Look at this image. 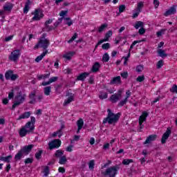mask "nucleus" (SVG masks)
Listing matches in <instances>:
<instances>
[{
    "mask_svg": "<svg viewBox=\"0 0 177 177\" xmlns=\"http://www.w3.org/2000/svg\"><path fill=\"white\" fill-rule=\"evenodd\" d=\"M35 129V118L34 116L30 117V121L28 122L25 126L22 127L19 130V136L24 138L28 133H34Z\"/></svg>",
    "mask_w": 177,
    "mask_h": 177,
    "instance_id": "obj_1",
    "label": "nucleus"
},
{
    "mask_svg": "<svg viewBox=\"0 0 177 177\" xmlns=\"http://www.w3.org/2000/svg\"><path fill=\"white\" fill-rule=\"evenodd\" d=\"M107 113V117L104 119L102 124H107V122L110 125L111 124H115L120 120V117H121V113H118L114 114L111 109H108Z\"/></svg>",
    "mask_w": 177,
    "mask_h": 177,
    "instance_id": "obj_2",
    "label": "nucleus"
},
{
    "mask_svg": "<svg viewBox=\"0 0 177 177\" xmlns=\"http://www.w3.org/2000/svg\"><path fill=\"white\" fill-rule=\"evenodd\" d=\"M118 169H120L118 166H113L106 169L105 171H101V175L102 176L115 177Z\"/></svg>",
    "mask_w": 177,
    "mask_h": 177,
    "instance_id": "obj_3",
    "label": "nucleus"
},
{
    "mask_svg": "<svg viewBox=\"0 0 177 177\" xmlns=\"http://www.w3.org/2000/svg\"><path fill=\"white\" fill-rule=\"evenodd\" d=\"M26 97L27 95L21 94V93H19L18 95H17L15 97V100L12 104V110H15L17 106H20V104L24 103V102H26Z\"/></svg>",
    "mask_w": 177,
    "mask_h": 177,
    "instance_id": "obj_4",
    "label": "nucleus"
},
{
    "mask_svg": "<svg viewBox=\"0 0 177 177\" xmlns=\"http://www.w3.org/2000/svg\"><path fill=\"white\" fill-rule=\"evenodd\" d=\"M21 56V50L16 49L11 52L10 55L8 56V59L10 62H14L16 63L20 59Z\"/></svg>",
    "mask_w": 177,
    "mask_h": 177,
    "instance_id": "obj_5",
    "label": "nucleus"
},
{
    "mask_svg": "<svg viewBox=\"0 0 177 177\" xmlns=\"http://www.w3.org/2000/svg\"><path fill=\"white\" fill-rule=\"evenodd\" d=\"M50 44V42L48 39H46L45 37H41L39 39L38 44H36V46H35V49H37V48H42L44 50H46Z\"/></svg>",
    "mask_w": 177,
    "mask_h": 177,
    "instance_id": "obj_6",
    "label": "nucleus"
},
{
    "mask_svg": "<svg viewBox=\"0 0 177 177\" xmlns=\"http://www.w3.org/2000/svg\"><path fill=\"white\" fill-rule=\"evenodd\" d=\"M149 115V113L147 112H143L142 115L139 118V128L138 129V132H142V129H143V127H145L143 125V122L147 120V117Z\"/></svg>",
    "mask_w": 177,
    "mask_h": 177,
    "instance_id": "obj_7",
    "label": "nucleus"
},
{
    "mask_svg": "<svg viewBox=\"0 0 177 177\" xmlns=\"http://www.w3.org/2000/svg\"><path fill=\"white\" fill-rule=\"evenodd\" d=\"M32 15L34 16L32 18V21H38L44 17V13H42L41 9H36L32 12Z\"/></svg>",
    "mask_w": 177,
    "mask_h": 177,
    "instance_id": "obj_8",
    "label": "nucleus"
},
{
    "mask_svg": "<svg viewBox=\"0 0 177 177\" xmlns=\"http://www.w3.org/2000/svg\"><path fill=\"white\" fill-rule=\"evenodd\" d=\"M61 145L62 141L59 139H55L48 143V147L50 150H53V149H59Z\"/></svg>",
    "mask_w": 177,
    "mask_h": 177,
    "instance_id": "obj_9",
    "label": "nucleus"
},
{
    "mask_svg": "<svg viewBox=\"0 0 177 177\" xmlns=\"http://www.w3.org/2000/svg\"><path fill=\"white\" fill-rule=\"evenodd\" d=\"M5 78L7 80H11V81H16L19 78L17 74H13V71H8L5 73Z\"/></svg>",
    "mask_w": 177,
    "mask_h": 177,
    "instance_id": "obj_10",
    "label": "nucleus"
},
{
    "mask_svg": "<svg viewBox=\"0 0 177 177\" xmlns=\"http://www.w3.org/2000/svg\"><path fill=\"white\" fill-rule=\"evenodd\" d=\"M171 133H172L171 128H167L165 133L162 136L161 143L162 145H165V143L167 142V140L168 139V138H169Z\"/></svg>",
    "mask_w": 177,
    "mask_h": 177,
    "instance_id": "obj_11",
    "label": "nucleus"
},
{
    "mask_svg": "<svg viewBox=\"0 0 177 177\" xmlns=\"http://www.w3.org/2000/svg\"><path fill=\"white\" fill-rule=\"evenodd\" d=\"M113 35V31L109 30L106 34L105 37L103 39H101L98 41V43L96 44L95 48H97L99 45H101V44H103V42H107L110 38Z\"/></svg>",
    "mask_w": 177,
    "mask_h": 177,
    "instance_id": "obj_12",
    "label": "nucleus"
},
{
    "mask_svg": "<svg viewBox=\"0 0 177 177\" xmlns=\"http://www.w3.org/2000/svg\"><path fill=\"white\" fill-rule=\"evenodd\" d=\"M66 96H68L64 102V106H68L71 102H74V94L67 93Z\"/></svg>",
    "mask_w": 177,
    "mask_h": 177,
    "instance_id": "obj_13",
    "label": "nucleus"
},
{
    "mask_svg": "<svg viewBox=\"0 0 177 177\" xmlns=\"http://www.w3.org/2000/svg\"><path fill=\"white\" fill-rule=\"evenodd\" d=\"M157 138L158 137L156 134L149 136L147 138L146 140L144 142V145H150V143H151L152 142H154V140H156Z\"/></svg>",
    "mask_w": 177,
    "mask_h": 177,
    "instance_id": "obj_14",
    "label": "nucleus"
},
{
    "mask_svg": "<svg viewBox=\"0 0 177 177\" xmlns=\"http://www.w3.org/2000/svg\"><path fill=\"white\" fill-rule=\"evenodd\" d=\"M175 13H176V6H173L165 12L164 16L167 17L171 15H175Z\"/></svg>",
    "mask_w": 177,
    "mask_h": 177,
    "instance_id": "obj_15",
    "label": "nucleus"
},
{
    "mask_svg": "<svg viewBox=\"0 0 177 177\" xmlns=\"http://www.w3.org/2000/svg\"><path fill=\"white\" fill-rule=\"evenodd\" d=\"M32 147H34V145H29L21 149V151H22V153L27 156V154H29L31 150H32Z\"/></svg>",
    "mask_w": 177,
    "mask_h": 177,
    "instance_id": "obj_16",
    "label": "nucleus"
},
{
    "mask_svg": "<svg viewBox=\"0 0 177 177\" xmlns=\"http://www.w3.org/2000/svg\"><path fill=\"white\" fill-rule=\"evenodd\" d=\"M120 99H121V93H115L111 96V101L112 103H117Z\"/></svg>",
    "mask_w": 177,
    "mask_h": 177,
    "instance_id": "obj_17",
    "label": "nucleus"
},
{
    "mask_svg": "<svg viewBox=\"0 0 177 177\" xmlns=\"http://www.w3.org/2000/svg\"><path fill=\"white\" fill-rule=\"evenodd\" d=\"M111 85H120L121 84V77L117 76L113 77L111 81H110Z\"/></svg>",
    "mask_w": 177,
    "mask_h": 177,
    "instance_id": "obj_18",
    "label": "nucleus"
},
{
    "mask_svg": "<svg viewBox=\"0 0 177 177\" xmlns=\"http://www.w3.org/2000/svg\"><path fill=\"white\" fill-rule=\"evenodd\" d=\"M35 91H33L30 93L29 95V99H30V101L29 102L30 104H35L37 103V99H35Z\"/></svg>",
    "mask_w": 177,
    "mask_h": 177,
    "instance_id": "obj_19",
    "label": "nucleus"
},
{
    "mask_svg": "<svg viewBox=\"0 0 177 177\" xmlns=\"http://www.w3.org/2000/svg\"><path fill=\"white\" fill-rule=\"evenodd\" d=\"M3 8L6 10V12L10 13V12H12V9H13V5L12 3H6Z\"/></svg>",
    "mask_w": 177,
    "mask_h": 177,
    "instance_id": "obj_20",
    "label": "nucleus"
},
{
    "mask_svg": "<svg viewBox=\"0 0 177 177\" xmlns=\"http://www.w3.org/2000/svg\"><path fill=\"white\" fill-rule=\"evenodd\" d=\"M53 21V19H48V21H46L44 26L48 31H51V30L55 29L53 26H49V24H52Z\"/></svg>",
    "mask_w": 177,
    "mask_h": 177,
    "instance_id": "obj_21",
    "label": "nucleus"
},
{
    "mask_svg": "<svg viewBox=\"0 0 177 177\" xmlns=\"http://www.w3.org/2000/svg\"><path fill=\"white\" fill-rule=\"evenodd\" d=\"M30 115H31V112H24L22 113L19 117L17 118L18 121H20V120H26V118H29Z\"/></svg>",
    "mask_w": 177,
    "mask_h": 177,
    "instance_id": "obj_22",
    "label": "nucleus"
},
{
    "mask_svg": "<svg viewBox=\"0 0 177 177\" xmlns=\"http://www.w3.org/2000/svg\"><path fill=\"white\" fill-rule=\"evenodd\" d=\"M88 76H89V73L84 72V73L80 74L77 76V81H84L85 79L86 78V77H88Z\"/></svg>",
    "mask_w": 177,
    "mask_h": 177,
    "instance_id": "obj_23",
    "label": "nucleus"
},
{
    "mask_svg": "<svg viewBox=\"0 0 177 177\" xmlns=\"http://www.w3.org/2000/svg\"><path fill=\"white\" fill-rule=\"evenodd\" d=\"M31 5H32V2H31L30 0H28L24 8V13H28V10H30V6H31Z\"/></svg>",
    "mask_w": 177,
    "mask_h": 177,
    "instance_id": "obj_24",
    "label": "nucleus"
},
{
    "mask_svg": "<svg viewBox=\"0 0 177 177\" xmlns=\"http://www.w3.org/2000/svg\"><path fill=\"white\" fill-rule=\"evenodd\" d=\"M47 54L48 50H46L40 55L37 56L35 59L36 63H39V62H41V60H42V59H44V57H45V55H46Z\"/></svg>",
    "mask_w": 177,
    "mask_h": 177,
    "instance_id": "obj_25",
    "label": "nucleus"
},
{
    "mask_svg": "<svg viewBox=\"0 0 177 177\" xmlns=\"http://www.w3.org/2000/svg\"><path fill=\"white\" fill-rule=\"evenodd\" d=\"M77 133H80V130L82 129V127H84V120H82V118L79 119L77 122Z\"/></svg>",
    "mask_w": 177,
    "mask_h": 177,
    "instance_id": "obj_26",
    "label": "nucleus"
},
{
    "mask_svg": "<svg viewBox=\"0 0 177 177\" xmlns=\"http://www.w3.org/2000/svg\"><path fill=\"white\" fill-rule=\"evenodd\" d=\"M100 68V64L99 62H95L91 68L92 73H97Z\"/></svg>",
    "mask_w": 177,
    "mask_h": 177,
    "instance_id": "obj_27",
    "label": "nucleus"
},
{
    "mask_svg": "<svg viewBox=\"0 0 177 177\" xmlns=\"http://www.w3.org/2000/svg\"><path fill=\"white\" fill-rule=\"evenodd\" d=\"M73 55H75V53L74 51H71V52L66 53L65 55H64L63 57L66 60H71V58L73 57Z\"/></svg>",
    "mask_w": 177,
    "mask_h": 177,
    "instance_id": "obj_28",
    "label": "nucleus"
},
{
    "mask_svg": "<svg viewBox=\"0 0 177 177\" xmlns=\"http://www.w3.org/2000/svg\"><path fill=\"white\" fill-rule=\"evenodd\" d=\"M12 155L6 157L0 156V161H3L4 162H10V160H12Z\"/></svg>",
    "mask_w": 177,
    "mask_h": 177,
    "instance_id": "obj_29",
    "label": "nucleus"
},
{
    "mask_svg": "<svg viewBox=\"0 0 177 177\" xmlns=\"http://www.w3.org/2000/svg\"><path fill=\"white\" fill-rule=\"evenodd\" d=\"M157 53L160 57H167V56H168V55L165 53V50L163 49H158Z\"/></svg>",
    "mask_w": 177,
    "mask_h": 177,
    "instance_id": "obj_30",
    "label": "nucleus"
},
{
    "mask_svg": "<svg viewBox=\"0 0 177 177\" xmlns=\"http://www.w3.org/2000/svg\"><path fill=\"white\" fill-rule=\"evenodd\" d=\"M145 27V23H143L142 21H136L135 25H134V28L136 29V30H138V28H142Z\"/></svg>",
    "mask_w": 177,
    "mask_h": 177,
    "instance_id": "obj_31",
    "label": "nucleus"
},
{
    "mask_svg": "<svg viewBox=\"0 0 177 177\" xmlns=\"http://www.w3.org/2000/svg\"><path fill=\"white\" fill-rule=\"evenodd\" d=\"M44 92L46 96H49V95H50V92H52V87H50V86L44 87Z\"/></svg>",
    "mask_w": 177,
    "mask_h": 177,
    "instance_id": "obj_32",
    "label": "nucleus"
},
{
    "mask_svg": "<svg viewBox=\"0 0 177 177\" xmlns=\"http://www.w3.org/2000/svg\"><path fill=\"white\" fill-rule=\"evenodd\" d=\"M50 76V73L37 75V79L39 80V81H41V80H46V78H49Z\"/></svg>",
    "mask_w": 177,
    "mask_h": 177,
    "instance_id": "obj_33",
    "label": "nucleus"
},
{
    "mask_svg": "<svg viewBox=\"0 0 177 177\" xmlns=\"http://www.w3.org/2000/svg\"><path fill=\"white\" fill-rule=\"evenodd\" d=\"M66 162L67 158L66 157V156H63L59 158V164H60L61 165H64V164H66Z\"/></svg>",
    "mask_w": 177,
    "mask_h": 177,
    "instance_id": "obj_34",
    "label": "nucleus"
},
{
    "mask_svg": "<svg viewBox=\"0 0 177 177\" xmlns=\"http://www.w3.org/2000/svg\"><path fill=\"white\" fill-rule=\"evenodd\" d=\"M108 96L109 95L107 94V93L101 91L98 97L100 99H101V100H103V99H107Z\"/></svg>",
    "mask_w": 177,
    "mask_h": 177,
    "instance_id": "obj_35",
    "label": "nucleus"
},
{
    "mask_svg": "<svg viewBox=\"0 0 177 177\" xmlns=\"http://www.w3.org/2000/svg\"><path fill=\"white\" fill-rule=\"evenodd\" d=\"M143 6H145V4L143 1H140L137 4V10L138 12H142V9L143 8Z\"/></svg>",
    "mask_w": 177,
    "mask_h": 177,
    "instance_id": "obj_36",
    "label": "nucleus"
},
{
    "mask_svg": "<svg viewBox=\"0 0 177 177\" xmlns=\"http://www.w3.org/2000/svg\"><path fill=\"white\" fill-rule=\"evenodd\" d=\"M42 153L44 151L41 149H39L36 153H35V158L37 160H40V158L42 157Z\"/></svg>",
    "mask_w": 177,
    "mask_h": 177,
    "instance_id": "obj_37",
    "label": "nucleus"
},
{
    "mask_svg": "<svg viewBox=\"0 0 177 177\" xmlns=\"http://www.w3.org/2000/svg\"><path fill=\"white\" fill-rule=\"evenodd\" d=\"M107 28V24H104L98 28V32H103Z\"/></svg>",
    "mask_w": 177,
    "mask_h": 177,
    "instance_id": "obj_38",
    "label": "nucleus"
},
{
    "mask_svg": "<svg viewBox=\"0 0 177 177\" xmlns=\"http://www.w3.org/2000/svg\"><path fill=\"white\" fill-rule=\"evenodd\" d=\"M23 152L21 151V150H20L16 155H15V160L17 161H18L19 160H21L22 156H23Z\"/></svg>",
    "mask_w": 177,
    "mask_h": 177,
    "instance_id": "obj_39",
    "label": "nucleus"
},
{
    "mask_svg": "<svg viewBox=\"0 0 177 177\" xmlns=\"http://www.w3.org/2000/svg\"><path fill=\"white\" fill-rule=\"evenodd\" d=\"M102 60L103 62H105V63H107L110 60V56H109V53H104L102 56Z\"/></svg>",
    "mask_w": 177,
    "mask_h": 177,
    "instance_id": "obj_40",
    "label": "nucleus"
},
{
    "mask_svg": "<svg viewBox=\"0 0 177 177\" xmlns=\"http://www.w3.org/2000/svg\"><path fill=\"white\" fill-rule=\"evenodd\" d=\"M131 162H133V160L132 159H124L122 161L123 165H129Z\"/></svg>",
    "mask_w": 177,
    "mask_h": 177,
    "instance_id": "obj_41",
    "label": "nucleus"
},
{
    "mask_svg": "<svg viewBox=\"0 0 177 177\" xmlns=\"http://www.w3.org/2000/svg\"><path fill=\"white\" fill-rule=\"evenodd\" d=\"M64 20H66V24H67L68 27H70V26H73V21H71V19H70V17H65Z\"/></svg>",
    "mask_w": 177,
    "mask_h": 177,
    "instance_id": "obj_42",
    "label": "nucleus"
},
{
    "mask_svg": "<svg viewBox=\"0 0 177 177\" xmlns=\"http://www.w3.org/2000/svg\"><path fill=\"white\" fill-rule=\"evenodd\" d=\"M88 168H89V169H93V168H95V160H91L89 161Z\"/></svg>",
    "mask_w": 177,
    "mask_h": 177,
    "instance_id": "obj_43",
    "label": "nucleus"
},
{
    "mask_svg": "<svg viewBox=\"0 0 177 177\" xmlns=\"http://www.w3.org/2000/svg\"><path fill=\"white\" fill-rule=\"evenodd\" d=\"M170 92L172 93H177V85L174 84L171 88H170Z\"/></svg>",
    "mask_w": 177,
    "mask_h": 177,
    "instance_id": "obj_44",
    "label": "nucleus"
},
{
    "mask_svg": "<svg viewBox=\"0 0 177 177\" xmlns=\"http://www.w3.org/2000/svg\"><path fill=\"white\" fill-rule=\"evenodd\" d=\"M55 156V157L60 158V157H62L63 156V151H60V150L56 151Z\"/></svg>",
    "mask_w": 177,
    "mask_h": 177,
    "instance_id": "obj_45",
    "label": "nucleus"
},
{
    "mask_svg": "<svg viewBox=\"0 0 177 177\" xmlns=\"http://www.w3.org/2000/svg\"><path fill=\"white\" fill-rule=\"evenodd\" d=\"M127 102H128V99L124 98V100L120 102V103L118 104V106L120 107H122V106H125V104H127Z\"/></svg>",
    "mask_w": 177,
    "mask_h": 177,
    "instance_id": "obj_46",
    "label": "nucleus"
},
{
    "mask_svg": "<svg viewBox=\"0 0 177 177\" xmlns=\"http://www.w3.org/2000/svg\"><path fill=\"white\" fill-rule=\"evenodd\" d=\"M164 66V61L160 59V61L158 62L156 64L157 68H161Z\"/></svg>",
    "mask_w": 177,
    "mask_h": 177,
    "instance_id": "obj_47",
    "label": "nucleus"
},
{
    "mask_svg": "<svg viewBox=\"0 0 177 177\" xmlns=\"http://www.w3.org/2000/svg\"><path fill=\"white\" fill-rule=\"evenodd\" d=\"M78 37V34L75 33L73 36L68 41V44H71V42H73V41Z\"/></svg>",
    "mask_w": 177,
    "mask_h": 177,
    "instance_id": "obj_48",
    "label": "nucleus"
},
{
    "mask_svg": "<svg viewBox=\"0 0 177 177\" xmlns=\"http://www.w3.org/2000/svg\"><path fill=\"white\" fill-rule=\"evenodd\" d=\"M167 31V29H162L160 31L156 32L157 37H161L162 34H165V32Z\"/></svg>",
    "mask_w": 177,
    "mask_h": 177,
    "instance_id": "obj_49",
    "label": "nucleus"
},
{
    "mask_svg": "<svg viewBox=\"0 0 177 177\" xmlns=\"http://www.w3.org/2000/svg\"><path fill=\"white\" fill-rule=\"evenodd\" d=\"M137 82H143L145 81V75H140L137 77Z\"/></svg>",
    "mask_w": 177,
    "mask_h": 177,
    "instance_id": "obj_50",
    "label": "nucleus"
},
{
    "mask_svg": "<svg viewBox=\"0 0 177 177\" xmlns=\"http://www.w3.org/2000/svg\"><path fill=\"white\" fill-rule=\"evenodd\" d=\"M15 97V90L12 89L8 93V99H13Z\"/></svg>",
    "mask_w": 177,
    "mask_h": 177,
    "instance_id": "obj_51",
    "label": "nucleus"
},
{
    "mask_svg": "<svg viewBox=\"0 0 177 177\" xmlns=\"http://www.w3.org/2000/svg\"><path fill=\"white\" fill-rule=\"evenodd\" d=\"M136 71H137V73H142V71H143V66L138 65L136 68Z\"/></svg>",
    "mask_w": 177,
    "mask_h": 177,
    "instance_id": "obj_52",
    "label": "nucleus"
},
{
    "mask_svg": "<svg viewBox=\"0 0 177 177\" xmlns=\"http://www.w3.org/2000/svg\"><path fill=\"white\" fill-rule=\"evenodd\" d=\"M59 80L58 77H52L49 79L50 83L52 84L53 82H56Z\"/></svg>",
    "mask_w": 177,
    "mask_h": 177,
    "instance_id": "obj_53",
    "label": "nucleus"
},
{
    "mask_svg": "<svg viewBox=\"0 0 177 177\" xmlns=\"http://www.w3.org/2000/svg\"><path fill=\"white\" fill-rule=\"evenodd\" d=\"M102 49L107 50L110 48V43H106L102 44Z\"/></svg>",
    "mask_w": 177,
    "mask_h": 177,
    "instance_id": "obj_54",
    "label": "nucleus"
},
{
    "mask_svg": "<svg viewBox=\"0 0 177 177\" xmlns=\"http://www.w3.org/2000/svg\"><path fill=\"white\" fill-rule=\"evenodd\" d=\"M14 37L15 36L13 35H12L10 36L6 37L4 39V42H9V41H12V39H13Z\"/></svg>",
    "mask_w": 177,
    "mask_h": 177,
    "instance_id": "obj_55",
    "label": "nucleus"
},
{
    "mask_svg": "<svg viewBox=\"0 0 177 177\" xmlns=\"http://www.w3.org/2000/svg\"><path fill=\"white\" fill-rule=\"evenodd\" d=\"M44 176H48L49 175V167H46L44 170Z\"/></svg>",
    "mask_w": 177,
    "mask_h": 177,
    "instance_id": "obj_56",
    "label": "nucleus"
},
{
    "mask_svg": "<svg viewBox=\"0 0 177 177\" xmlns=\"http://www.w3.org/2000/svg\"><path fill=\"white\" fill-rule=\"evenodd\" d=\"M61 88H62V84H59L55 86V91L57 93H62V91H60Z\"/></svg>",
    "mask_w": 177,
    "mask_h": 177,
    "instance_id": "obj_57",
    "label": "nucleus"
},
{
    "mask_svg": "<svg viewBox=\"0 0 177 177\" xmlns=\"http://www.w3.org/2000/svg\"><path fill=\"white\" fill-rule=\"evenodd\" d=\"M125 10V5H121L119 6V13H122Z\"/></svg>",
    "mask_w": 177,
    "mask_h": 177,
    "instance_id": "obj_58",
    "label": "nucleus"
},
{
    "mask_svg": "<svg viewBox=\"0 0 177 177\" xmlns=\"http://www.w3.org/2000/svg\"><path fill=\"white\" fill-rule=\"evenodd\" d=\"M60 132H62V130H59V131H57V132H54V133H53L52 136H53V138H55L56 136L58 135L59 138H61L62 134H60Z\"/></svg>",
    "mask_w": 177,
    "mask_h": 177,
    "instance_id": "obj_59",
    "label": "nucleus"
},
{
    "mask_svg": "<svg viewBox=\"0 0 177 177\" xmlns=\"http://www.w3.org/2000/svg\"><path fill=\"white\" fill-rule=\"evenodd\" d=\"M121 77H122V78L127 79L128 78V72H123L120 73Z\"/></svg>",
    "mask_w": 177,
    "mask_h": 177,
    "instance_id": "obj_60",
    "label": "nucleus"
},
{
    "mask_svg": "<svg viewBox=\"0 0 177 177\" xmlns=\"http://www.w3.org/2000/svg\"><path fill=\"white\" fill-rule=\"evenodd\" d=\"M138 32L140 35H143V34H145V32H146V30L142 27L139 29Z\"/></svg>",
    "mask_w": 177,
    "mask_h": 177,
    "instance_id": "obj_61",
    "label": "nucleus"
},
{
    "mask_svg": "<svg viewBox=\"0 0 177 177\" xmlns=\"http://www.w3.org/2000/svg\"><path fill=\"white\" fill-rule=\"evenodd\" d=\"M68 11L67 10H62L61 11V12L59 13V16L61 17H64V16H66V15H67Z\"/></svg>",
    "mask_w": 177,
    "mask_h": 177,
    "instance_id": "obj_62",
    "label": "nucleus"
},
{
    "mask_svg": "<svg viewBox=\"0 0 177 177\" xmlns=\"http://www.w3.org/2000/svg\"><path fill=\"white\" fill-rule=\"evenodd\" d=\"M32 163V158H28L25 160V164H31Z\"/></svg>",
    "mask_w": 177,
    "mask_h": 177,
    "instance_id": "obj_63",
    "label": "nucleus"
},
{
    "mask_svg": "<svg viewBox=\"0 0 177 177\" xmlns=\"http://www.w3.org/2000/svg\"><path fill=\"white\" fill-rule=\"evenodd\" d=\"M153 4L155 6L156 9L160 6V1L158 0H153Z\"/></svg>",
    "mask_w": 177,
    "mask_h": 177,
    "instance_id": "obj_64",
    "label": "nucleus"
}]
</instances>
